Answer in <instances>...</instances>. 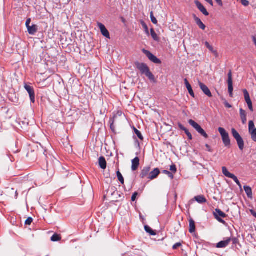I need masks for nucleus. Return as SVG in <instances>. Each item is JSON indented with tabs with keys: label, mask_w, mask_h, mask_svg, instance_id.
Returning a JSON list of instances; mask_svg holds the SVG:
<instances>
[{
	"label": "nucleus",
	"mask_w": 256,
	"mask_h": 256,
	"mask_svg": "<svg viewBox=\"0 0 256 256\" xmlns=\"http://www.w3.org/2000/svg\"><path fill=\"white\" fill-rule=\"evenodd\" d=\"M144 230L147 233H148L150 236H156V232L152 230V228L148 226H144Z\"/></svg>",
	"instance_id": "26"
},
{
	"label": "nucleus",
	"mask_w": 256,
	"mask_h": 256,
	"mask_svg": "<svg viewBox=\"0 0 256 256\" xmlns=\"http://www.w3.org/2000/svg\"><path fill=\"white\" fill-rule=\"evenodd\" d=\"M198 85L202 92L208 98H212V95L208 87L200 81L198 82Z\"/></svg>",
	"instance_id": "10"
},
{
	"label": "nucleus",
	"mask_w": 256,
	"mask_h": 256,
	"mask_svg": "<svg viewBox=\"0 0 256 256\" xmlns=\"http://www.w3.org/2000/svg\"><path fill=\"white\" fill-rule=\"evenodd\" d=\"M240 118L242 121V123L244 124H246L247 119H246V114L244 110L242 108H240Z\"/></svg>",
	"instance_id": "19"
},
{
	"label": "nucleus",
	"mask_w": 256,
	"mask_h": 256,
	"mask_svg": "<svg viewBox=\"0 0 256 256\" xmlns=\"http://www.w3.org/2000/svg\"><path fill=\"white\" fill-rule=\"evenodd\" d=\"M116 174L118 176V180L122 184H124V178L123 176H122V174L120 172V171H118L116 172Z\"/></svg>",
	"instance_id": "32"
},
{
	"label": "nucleus",
	"mask_w": 256,
	"mask_h": 256,
	"mask_svg": "<svg viewBox=\"0 0 256 256\" xmlns=\"http://www.w3.org/2000/svg\"><path fill=\"white\" fill-rule=\"evenodd\" d=\"M132 170L134 171L136 170L140 165V161H132Z\"/></svg>",
	"instance_id": "30"
},
{
	"label": "nucleus",
	"mask_w": 256,
	"mask_h": 256,
	"mask_svg": "<svg viewBox=\"0 0 256 256\" xmlns=\"http://www.w3.org/2000/svg\"><path fill=\"white\" fill-rule=\"evenodd\" d=\"M248 108L250 109V110L252 112L254 111L253 106H252V102H246Z\"/></svg>",
	"instance_id": "42"
},
{
	"label": "nucleus",
	"mask_w": 256,
	"mask_h": 256,
	"mask_svg": "<svg viewBox=\"0 0 256 256\" xmlns=\"http://www.w3.org/2000/svg\"><path fill=\"white\" fill-rule=\"evenodd\" d=\"M243 92H244V100H246V102H251L252 100H250V96L249 93L248 92V90H246L244 89V90Z\"/></svg>",
	"instance_id": "27"
},
{
	"label": "nucleus",
	"mask_w": 256,
	"mask_h": 256,
	"mask_svg": "<svg viewBox=\"0 0 256 256\" xmlns=\"http://www.w3.org/2000/svg\"><path fill=\"white\" fill-rule=\"evenodd\" d=\"M140 217L141 219L144 220V218L142 217V216L140 213Z\"/></svg>",
	"instance_id": "56"
},
{
	"label": "nucleus",
	"mask_w": 256,
	"mask_h": 256,
	"mask_svg": "<svg viewBox=\"0 0 256 256\" xmlns=\"http://www.w3.org/2000/svg\"><path fill=\"white\" fill-rule=\"evenodd\" d=\"M244 189L248 196V197L250 199L252 198V188L248 186H244Z\"/></svg>",
	"instance_id": "20"
},
{
	"label": "nucleus",
	"mask_w": 256,
	"mask_h": 256,
	"mask_svg": "<svg viewBox=\"0 0 256 256\" xmlns=\"http://www.w3.org/2000/svg\"><path fill=\"white\" fill-rule=\"evenodd\" d=\"M213 214L215 218L220 222L226 224V222L222 218H225L227 216V215L222 211L218 208H216L215 210L213 212Z\"/></svg>",
	"instance_id": "5"
},
{
	"label": "nucleus",
	"mask_w": 256,
	"mask_h": 256,
	"mask_svg": "<svg viewBox=\"0 0 256 256\" xmlns=\"http://www.w3.org/2000/svg\"><path fill=\"white\" fill-rule=\"evenodd\" d=\"M162 172L164 174H166L171 180L174 179V174L167 170H163Z\"/></svg>",
	"instance_id": "36"
},
{
	"label": "nucleus",
	"mask_w": 256,
	"mask_h": 256,
	"mask_svg": "<svg viewBox=\"0 0 256 256\" xmlns=\"http://www.w3.org/2000/svg\"><path fill=\"white\" fill-rule=\"evenodd\" d=\"M208 2L212 6H213L212 0H210V1H208Z\"/></svg>",
	"instance_id": "52"
},
{
	"label": "nucleus",
	"mask_w": 256,
	"mask_h": 256,
	"mask_svg": "<svg viewBox=\"0 0 256 256\" xmlns=\"http://www.w3.org/2000/svg\"><path fill=\"white\" fill-rule=\"evenodd\" d=\"M150 34L152 38L156 41H159L160 38L156 33L154 28H152L150 29Z\"/></svg>",
	"instance_id": "28"
},
{
	"label": "nucleus",
	"mask_w": 256,
	"mask_h": 256,
	"mask_svg": "<svg viewBox=\"0 0 256 256\" xmlns=\"http://www.w3.org/2000/svg\"><path fill=\"white\" fill-rule=\"evenodd\" d=\"M231 240L230 238H228L225 240L220 241L216 244L217 248H224L227 246Z\"/></svg>",
	"instance_id": "15"
},
{
	"label": "nucleus",
	"mask_w": 256,
	"mask_h": 256,
	"mask_svg": "<svg viewBox=\"0 0 256 256\" xmlns=\"http://www.w3.org/2000/svg\"><path fill=\"white\" fill-rule=\"evenodd\" d=\"M98 26L102 34L106 38H110V35L108 31L106 26L102 23L98 22Z\"/></svg>",
	"instance_id": "12"
},
{
	"label": "nucleus",
	"mask_w": 256,
	"mask_h": 256,
	"mask_svg": "<svg viewBox=\"0 0 256 256\" xmlns=\"http://www.w3.org/2000/svg\"><path fill=\"white\" fill-rule=\"evenodd\" d=\"M33 221V219L31 217H29L27 218V220L25 222V224L26 225H30L32 223Z\"/></svg>",
	"instance_id": "41"
},
{
	"label": "nucleus",
	"mask_w": 256,
	"mask_h": 256,
	"mask_svg": "<svg viewBox=\"0 0 256 256\" xmlns=\"http://www.w3.org/2000/svg\"><path fill=\"white\" fill-rule=\"evenodd\" d=\"M205 45H206V48H208V49L210 52H212V53H214V54H216H216H218V53H217L216 51V50H214L213 47H212V46H210V44H209L208 42H205Z\"/></svg>",
	"instance_id": "33"
},
{
	"label": "nucleus",
	"mask_w": 256,
	"mask_h": 256,
	"mask_svg": "<svg viewBox=\"0 0 256 256\" xmlns=\"http://www.w3.org/2000/svg\"><path fill=\"white\" fill-rule=\"evenodd\" d=\"M44 154L46 156V159L49 160H54V159H57L58 155L54 152L50 153V152H48L46 150H45L44 152Z\"/></svg>",
	"instance_id": "13"
},
{
	"label": "nucleus",
	"mask_w": 256,
	"mask_h": 256,
	"mask_svg": "<svg viewBox=\"0 0 256 256\" xmlns=\"http://www.w3.org/2000/svg\"><path fill=\"white\" fill-rule=\"evenodd\" d=\"M98 164L101 168L105 170L106 168V161H98Z\"/></svg>",
	"instance_id": "35"
},
{
	"label": "nucleus",
	"mask_w": 256,
	"mask_h": 256,
	"mask_svg": "<svg viewBox=\"0 0 256 256\" xmlns=\"http://www.w3.org/2000/svg\"><path fill=\"white\" fill-rule=\"evenodd\" d=\"M194 18L196 24L199 26V28L202 30H204L206 26L202 22L200 19L197 17L195 14H194Z\"/></svg>",
	"instance_id": "16"
},
{
	"label": "nucleus",
	"mask_w": 256,
	"mask_h": 256,
	"mask_svg": "<svg viewBox=\"0 0 256 256\" xmlns=\"http://www.w3.org/2000/svg\"><path fill=\"white\" fill-rule=\"evenodd\" d=\"M112 152H110V156H112Z\"/></svg>",
	"instance_id": "59"
},
{
	"label": "nucleus",
	"mask_w": 256,
	"mask_h": 256,
	"mask_svg": "<svg viewBox=\"0 0 256 256\" xmlns=\"http://www.w3.org/2000/svg\"><path fill=\"white\" fill-rule=\"evenodd\" d=\"M98 160H106V158L104 156H101L98 158Z\"/></svg>",
	"instance_id": "50"
},
{
	"label": "nucleus",
	"mask_w": 256,
	"mask_h": 256,
	"mask_svg": "<svg viewBox=\"0 0 256 256\" xmlns=\"http://www.w3.org/2000/svg\"><path fill=\"white\" fill-rule=\"evenodd\" d=\"M114 118H113L112 119V118L110 119V128L113 132L116 133V130H115V126H114Z\"/></svg>",
	"instance_id": "34"
},
{
	"label": "nucleus",
	"mask_w": 256,
	"mask_h": 256,
	"mask_svg": "<svg viewBox=\"0 0 256 256\" xmlns=\"http://www.w3.org/2000/svg\"><path fill=\"white\" fill-rule=\"evenodd\" d=\"M253 42H254L256 46V38L255 36L252 37Z\"/></svg>",
	"instance_id": "51"
},
{
	"label": "nucleus",
	"mask_w": 256,
	"mask_h": 256,
	"mask_svg": "<svg viewBox=\"0 0 256 256\" xmlns=\"http://www.w3.org/2000/svg\"><path fill=\"white\" fill-rule=\"evenodd\" d=\"M241 3L243 6H248L249 5V2L247 0H241Z\"/></svg>",
	"instance_id": "43"
},
{
	"label": "nucleus",
	"mask_w": 256,
	"mask_h": 256,
	"mask_svg": "<svg viewBox=\"0 0 256 256\" xmlns=\"http://www.w3.org/2000/svg\"><path fill=\"white\" fill-rule=\"evenodd\" d=\"M206 146L207 148L208 149V150L209 151H210V146L208 144H206Z\"/></svg>",
	"instance_id": "53"
},
{
	"label": "nucleus",
	"mask_w": 256,
	"mask_h": 256,
	"mask_svg": "<svg viewBox=\"0 0 256 256\" xmlns=\"http://www.w3.org/2000/svg\"><path fill=\"white\" fill-rule=\"evenodd\" d=\"M150 17L151 21L153 24H158V20L156 19V18L154 17V12L152 11L150 13Z\"/></svg>",
	"instance_id": "37"
},
{
	"label": "nucleus",
	"mask_w": 256,
	"mask_h": 256,
	"mask_svg": "<svg viewBox=\"0 0 256 256\" xmlns=\"http://www.w3.org/2000/svg\"><path fill=\"white\" fill-rule=\"evenodd\" d=\"M189 222H190L189 232L190 233L192 234V233L194 232L196 230L195 222L193 219L190 218L189 220Z\"/></svg>",
	"instance_id": "23"
},
{
	"label": "nucleus",
	"mask_w": 256,
	"mask_h": 256,
	"mask_svg": "<svg viewBox=\"0 0 256 256\" xmlns=\"http://www.w3.org/2000/svg\"><path fill=\"white\" fill-rule=\"evenodd\" d=\"M228 91L230 94V96L231 98L233 97V84H232V70H230L228 74Z\"/></svg>",
	"instance_id": "8"
},
{
	"label": "nucleus",
	"mask_w": 256,
	"mask_h": 256,
	"mask_svg": "<svg viewBox=\"0 0 256 256\" xmlns=\"http://www.w3.org/2000/svg\"><path fill=\"white\" fill-rule=\"evenodd\" d=\"M122 22H125V20L124 18H122Z\"/></svg>",
	"instance_id": "57"
},
{
	"label": "nucleus",
	"mask_w": 256,
	"mask_h": 256,
	"mask_svg": "<svg viewBox=\"0 0 256 256\" xmlns=\"http://www.w3.org/2000/svg\"><path fill=\"white\" fill-rule=\"evenodd\" d=\"M30 22H31L30 18H28L26 20V28H28V27L30 26Z\"/></svg>",
	"instance_id": "46"
},
{
	"label": "nucleus",
	"mask_w": 256,
	"mask_h": 256,
	"mask_svg": "<svg viewBox=\"0 0 256 256\" xmlns=\"http://www.w3.org/2000/svg\"><path fill=\"white\" fill-rule=\"evenodd\" d=\"M232 134L234 138L236 140L240 150H242L244 148V142L242 138L234 128L232 129Z\"/></svg>",
	"instance_id": "3"
},
{
	"label": "nucleus",
	"mask_w": 256,
	"mask_h": 256,
	"mask_svg": "<svg viewBox=\"0 0 256 256\" xmlns=\"http://www.w3.org/2000/svg\"><path fill=\"white\" fill-rule=\"evenodd\" d=\"M184 84H185V85L186 86V88H187L188 91V92L192 96L193 98H194V92L192 89V88L191 86V85L189 83V82H188V80L186 78H185L184 80Z\"/></svg>",
	"instance_id": "18"
},
{
	"label": "nucleus",
	"mask_w": 256,
	"mask_h": 256,
	"mask_svg": "<svg viewBox=\"0 0 256 256\" xmlns=\"http://www.w3.org/2000/svg\"><path fill=\"white\" fill-rule=\"evenodd\" d=\"M160 174V170L158 168H155L152 171L150 172L148 178L154 180Z\"/></svg>",
	"instance_id": "14"
},
{
	"label": "nucleus",
	"mask_w": 256,
	"mask_h": 256,
	"mask_svg": "<svg viewBox=\"0 0 256 256\" xmlns=\"http://www.w3.org/2000/svg\"><path fill=\"white\" fill-rule=\"evenodd\" d=\"M24 88L29 94L31 102L34 103L35 94L33 87L27 84H25L24 86Z\"/></svg>",
	"instance_id": "9"
},
{
	"label": "nucleus",
	"mask_w": 256,
	"mask_h": 256,
	"mask_svg": "<svg viewBox=\"0 0 256 256\" xmlns=\"http://www.w3.org/2000/svg\"><path fill=\"white\" fill-rule=\"evenodd\" d=\"M206 2H208V1H210V0H205Z\"/></svg>",
	"instance_id": "60"
},
{
	"label": "nucleus",
	"mask_w": 256,
	"mask_h": 256,
	"mask_svg": "<svg viewBox=\"0 0 256 256\" xmlns=\"http://www.w3.org/2000/svg\"><path fill=\"white\" fill-rule=\"evenodd\" d=\"M250 212L251 213V214L254 217L256 218V212H255L254 210H250Z\"/></svg>",
	"instance_id": "49"
},
{
	"label": "nucleus",
	"mask_w": 256,
	"mask_h": 256,
	"mask_svg": "<svg viewBox=\"0 0 256 256\" xmlns=\"http://www.w3.org/2000/svg\"><path fill=\"white\" fill-rule=\"evenodd\" d=\"M140 23H141L142 26L143 27L144 29V30L145 32L146 33V34L148 36L150 34V33H149L148 28L146 24L143 20H141Z\"/></svg>",
	"instance_id": "31"
},
{
	"label": "nucleus",
	"mask_w": 256,
	"mask_h": 256,
	"mask_svg": "<svg viewBox=\"0 0 256 256\" xmlns=\"http://www.w3.org/2000/svg\"><path fill=\"white\" fill-rule=\"evenodd\" d=\"M134 138H135L136 140V142L138 144V146H140V142H138V141L136 140V138L134 136Z\"/></svg>",
	"instance_id": "54"
},
{
	"label": "nucleus",
	"mask_w": 256,
	"mask_h": 256,
	"mask_svg": "<svg viewBox=\"0 0 256 256\" xmlns=\"http://www.w3.org/2000/svg\"><path fill=\"white\" fill-rule=\"evenodd\" d=\"M194 4L196 6L198 10L202 12V14L205 16H208L209 15L208 12L207 11L205 7L198 0H196L194 1Z\"/></svg>",
	"instance_id": "11"
},
{
	"label": "nucleus",
	"mask_w": 256,
	"mask_h": 256,
	"mask_svg": "<svg viewBox=\"0 0 256 256\" xmlns=\"http://www.w3.org/2000/svg\"><path fill=\"white\" fill-rule=\"evenodd\" d=\"M142 51L143 53L146 55L148 58L152 62L156 64H160L162 63L161 60L158 58H157L150 51L146 50L145 49H143Z\"/></svg>",
	"instance_id": "7"
},
{
	"label": "nucleus",
	"mask_w": 256,
	"mask_h": 256,
	"mask_svg": "<svg viewBox=\"0 0 256 256\" xmlns=\"http://www.w3.org/2000/svg\"><path fill=\"white\" fill-rule=\"evenodd\" d=\"M224 106L226 108H232V105L230 104L228 102H226L224 103Z\"/></svg>",
	"instance_id": "48"
},
{
	"label": "nucleus",
	"mask_w": 256,
	"mask_h": 256,
	"mask_svg": "<svg viewBox=\"0 0 256 256\" xmlns=\"http://www.w3.org/2000/svg\"><path fill=\"white\" fill-rule=\"evenodd\" d=\"M254 129V122L252 120H250L249 122V124H248V130H249V132H251Z\"/></svg>",
	"instance_id": "39"
},
{
	"label": "nucleus",
	"mask_w": 256,
	"mask_h": 256,
	"mask_svg": "<svg viewBox=\"0 0 256 256\" xmlns=\"http://www.w3.org/2000/svg\"><path fill=\"white\" fill-rule=\"evenodd\" d=\"M195 200L199 204H204L206 202V200L204 196L200 195L194 197Z\"/></svg>",
	"instance_id": "24"
},
{
	"label": "nucleus",
	"mask_w": 256,
	"mask_h": 256,
	"mask_svg": "<svg viewBox=\"0 0 256 256\" xmlns=\"http://www.w3.org/2000/svg\"><path fill=\"white\" fill-rule=\"evenodd\" d=\"M222 171L223 174L226 176L232 179L234 181V182L238 185L239 188H242V184H240L238 178L234 174L230 173L228 171V169L224 166H223L222 168Z\"/></svg>",
	"instance_id": "6"
},
{
	"label": "nucleus",
	"mask_w": 256,
	"mask_h": 256,
	"mask_svg": "<svg viewBox=\"0 0 256 256\" xmlns=\"http://www.w3.org/2000/svg\"><path fill=\"white\" fill-rule=\"evenodd\" d=\"M216 2L218 3V4L220 6H223V3H222V0H215Z\"/></svg>",
	"instance_id": "47"
},
{
	"label": "nucleus",
	"mask_w": 256,
	"mask_h": 256,
	"mask_svg": "<svg viewBox=\"0 0 256 256\" xmlns=\"http://www.w3.org/2000/svg\"><path fill=\"white\" fill-rule=\"evenodd\" d=\"M178 126L182 130H184L186 134L187 135L189 140H192V134L182 124L178 123Z\"/></svg>",
	"instance_id": "17"
},
{
	"label": "nucleus",
	"mask_w": 256,
	"mask_h": 256,
	"mask_svg": "<svg viewBox=\"0 0 256 256\" xmlns=\"http://www.w3.org/2000/svg\"><path fill=\"white\" fill-rule=\"evenodd\" d=\"M51 240L52 242H58L61 240V237L60 235L54 234V235L52 236L51 237Z\"/></svg>",
	"instance_id": "29"
},
{
	"label": "nucleus",
	"mask_w": 256,
	"mask_h": 256,
	"mask_svg": "<svg viewBox=\"0 0 256 256\" xmlns=\"http://www.w3.org/2000/svg\"><path fill=\"white\" fill-rule=\"evenodd\" d=\"M134 64L136 67L140 71L141 74L145 75L151 82H153L155 83L156 82L154 76L150 71L149 67L146 64L136 62Z\"/></svg>",
	"instance_id": "1"
},
{
	"label": "nucleus",
	"mask_w": 256,
	"mask_h": 256,
	"mask_svg": "<svg viewBox=\"0 0 256 256\" xmlns=\"http://www.w3.org/2000/svg\"><path fill=\"white\" fill-rule=\"evenodd\" d=\"M218 130L222 136L224 146L229 147L230 145V140L228 132L222 128H219Z\"/></svg>",
	"instance_id": "2"
},
{
	"label": "nucleus",
	"mask_w": 256,
	"mask_h": 256,
	"mask_svg": "<svg viewBox=\"0 0 256 256\" xmlns=\"http://www.w3.org/2000/svg\"><path fill=\"white\" fill-rule=\"evenodd\" d=\"M233 240H234L233 242H234V243H235V242H236V238H234V239Z\"/></svg>",
	"instance_id": "58"
},
{
	"label": "nucleus",
	"mask_w": 256,
	"mask_h": 256,
	"mask_svg": "<svg viewBox=\"0 0 256 256\" xmlns=\"http://www.w3.org/2000/svg\"><path fill=\"white\" fill-rule=\"evenodd\" d=\"M137 195H138V193L136 192H135L132 194V202L135 201Z\"/></svg>",
	"instance_id": "45"
},
{
	"label": "nucleus",
	"mask_w": 256,
	"mask_h": 256,
	"mask_svg": "<svg viewBox=\"0 0 256 256\" xmlns=\"http://www.w3.org/2000/svg\"><path fill=\"white\" fill-rule=\"evenodd\" d=\"M189 124L192 126L200 134L203 136L204 138H208V135L206 132L202 128V127L196 122L192 120H188Z\"/></svg>",
	"instance_id": "4"
},
{
	"label": "nucleus",
	"mask_w": 256,
	"mask_h": 256,
	"mask_svg": "<svg viewBox=\"0 0 256 256\" xmlns=\"http://www.w3.org/2000/svg\"><path fill=\"white\" fill-rule=\"evenodd\" d=\"M132 160H140V159H139V158L138 157H136L134 159H132Z\"/></svg>",
	"instance_id": "55"
},
{
	"label": "nucleus",
	"mask_w": 256,
	"mask_h": 256,
	"mask_svg": "<svg viewBox=\"0 0 256 256\" xmlns=\"http://www.w3.org/2000/svg\"><path fill=\"white\" fill-rule=\"evenodd\" d=\"M150 167H146L142 171L140 176L141 178H144L148 174L149 175L150 172Z\"/></svg>",
	"instance_id": "22"
},
{
	"label": "nucleus",
	"mask_w": 256,
	"mask_h": 256,
	"mask_svg": "<svg viewBox=\"0 0 256 256\" xmlns=\"http://www.w3.org/2000/svg\"><path fill=\"white\" fill-rule=\"evenodd\" d=\"M251 134L252 139L255 142H256V128L250 132Z\"/></svg>",
	"instance_id": "38"
},
{
	"label": "nucleus",
	"mask_w": 256,
	"mask_h": 256,
	"mask_svg": "<svg viewBox=\"0 0 256 256\" xmlns=\"http://www.w3.org/2000/svg\"><path fill=\"white\" fill-rule=\"evenodd\" d=\"M133 130L134 134H136L137 137L140 139V140L142 142L144 140V137L141 132L137 130L134 126H133Z\"/></svg>",
	"instance_id": "25"
},
{
	"label": "nucleus",
	"mask_w": 256,
	"mask_h": 256,
	"mask_svg": "<svg viewBox=\"0 0 256 256\" xmlns=\"http://www.w3.org/2000/svg\"><path fill=\"white\" fill-rule=\"evenodd\" d=\"M29 34L34 35L38 31V26L36 24H33L27 28Z\"/></svg>",
	"instance_id": "21"
},
{
	"label": "nucleus",
	"mask_w": 256,
	"mask_h": 256,
	"mask_svg": "<svg viewBox=\"0 0 256 256\" xmlns=\"http://www.w3.org/2000/svg\"><path fill=\"white\" fill-rule=\"evenodd\" d=\"M170 170L174 174H175L177 171V168L175 164H172L170 166Z\"/></svg>",
	"instance_id": "40"
},
{
	"label": "nucleus",
	"mask_w": 256,
	"mask_h": 256,
	"mask_svg": "<svg viewBox=\"0 0 256 256\" xmlns=\"http://www.w3.org/2000/svg\"><path fill=\"white\" fill-rule=\"evenodd\" d=\"M180 246H182V244L180 242H177L173 246L172 248L174 250H176V248H178V247H180Z\"/></svg>",
	"instance_id": "44"
}]
</instances>
